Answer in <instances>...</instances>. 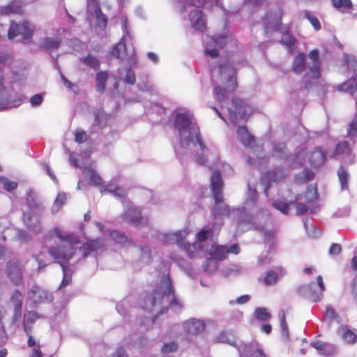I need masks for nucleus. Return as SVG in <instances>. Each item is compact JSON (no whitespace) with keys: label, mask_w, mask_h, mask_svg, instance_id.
Returning <instances> with one entry per match:
<instances>
[{"label":"nucleus","mask_w":357,"mask_h":357,"mask_svg":"<svg viewBox=\"0 0 357 357\" xmlns=\"http://www.w3.org/2000/svg\"><path fill=\"white\" fill-rule=\"evenodd\" d=\"M211 73L213 77H217L223 84L224 86H215V94L219 102H223L229 92L234 91L238 83L236 72L229 61H225L217 65L211 66Z\"/></svg>","instance_id":"obj_1"},{"label":"nucleus","mask_w":357,"mask_h":357,"mask_svg":"<svg viewBox=\"0 0 357 357\" xmlns=\"http://www.w3.org/2000/svg\"><path fill=\"white\" fill-rule=\"evenodd\" d=\"M180 135V142L183 147L188 148L191 144H198L202 153H199L197 151L195 155V160L197 163L201 165H205L207 163V157L206 153L208 152V147L204 144L202 136L200 130L199 129V137H196L192 134L191 130L187 128V130L179 133Z\"/></svg>","instance_id":"obj_2"},{"label":"nucleus","mask_w":357,"mask_h":357,"mask_svg":"<svg viewBox=\"0 0 357 357\" xmlns=\"http://www.w3.org/2000/svg\"><path fill=\"white\" fill-rule=\"evenodd\" d=\"M172 296L174 300V287L169 276H163L161 278L160 285L156 288L152 294L151 298H149L151 307H154L158 303H161L164 296Z\"/></svg>","instance_id":"obj_3"},{"label":"nucleus","mask_w":357,"mask_h":357,"mask_svg":"<svg viewBox=\"0 0 357 357\" xmlns=\"http://www.w3.org/2000/svg\"><path fill=\"white\" fill-rule=\"evenodd\" d=\"M34 34V29L29 22L23 21L20 23L11 22L10 28L8 31V38L10 40L17 36H22L24 43H27L31 39Z\"/></svg>","instance_id":"obj_4"},{"label":"nucleus","mask_w":357,"mask_h":357,"mask_svg":"<svg viewBox=\"0 0 357 357\" xmlns=\"http://www.w3.org/2000/svg\"><path fill=\"white\" fill-rule=\"evenodd\" d=\"M174 125L179 133L189 128L194 135L197 137H199V126L195 122H193L192 115L188 113L176 114Z\"/></svg>","instance_id":"obj_5"},{"label":"nucleus","mask_w":357,"mask_h":357,"mask_svg":"<svg viewBox=\"0 0 357 357\" xmlns=\"http://www.w3.org/2000/svg\"><path fill=\"white\" fill-rule=\"evenodd\" d=\"M28 297L34 305L50 303L54 299L51 292L37 284L33 285L29 290Z\"/></svg>","instance_id":"obj_6"},{"label":"nucleus","mask_w":357,"mask_h":357,"mask_svg":"<svg viewBox=\"0 0 357 357\" xmlns=\"http://www.w3.org/2000/svg\"><path fill=\"white\" fill-rule=\"evenodd\" d=\"M47 252L61 267L62 265H65L64 263L68 261L73 255L72 248L51 247L48 249Z\"/></svg>","instance_id":"obj_7"},{"label":"nucleus","mask_w":357,"mask_h":357,"mask_svg":"<svg viewBox=\"0 0 357 357\" xmlns=\"http://www.w3.org/2000/svg\"><path fill=\"white\" fill-rule=\"evenodd\" d=\"M308 58L310 62L308 63V70L310 73L312 79H319L321 77V61L319 59V53L317 50H313L308 54Z\"/></svg>","instance_id":"obj_8"},{"label":"nucleus","mask_w":357,"mask_h":357,"mask_svg":"<svg viewBox=\"0 0 357 357\" xmlns=\"http://www.w3.org/2000/svg\"><path fill=\"white\" fill-rule=\"evenodd\" d=\"M22 300L23 295L18 290H15L10 296V301L14 307V314H13V321L17 322L20 320L22 316Z\"/></svg>","instance_id":"obj_9"},{"label":"nucleus","mask_w":357,"mask_h":357,"mask_svg":"<svg viewBox=\"0 0 357 357\" xmlns=\"http://www.w3.org/2000/svg\"><path fill=\"white\" fill-rule=\"evenodd\" d=\"M190 21L192 27L197 31H203L206 27V20L203 13L199 10H193L190 13Z\"/></svg>","instance_id":"obj_10"},{"label":"nucleus","mask_w":357,"mask_h":357,"mask_svg":"<svg viewBox=\"0 0 357 357\" xmlns=\"http://www.w3.org/2000/svg\"><path fill=\"white\" fill-rule=\"evenodd\" d=\"M103 244V241L101 238L89 240L80 247V250L82 252L83 256L86 257L92 252L101 250Z\"/></svg>","instance_id":"obj_11"},{"label":"nucleus","mask_w":357,"mask_h":357,"mask_svg":"<svg viewBox=\"0 0 357 357\" xmlns=\"http://www.w3.org/2000/svg\"><path fill=\"white\" fill-rule=\"evenodd\" d=\"M24 221L28 228L32 231L39 233L42 231L39 215L33 213L24 214Z\"/></svg>","instance_id":"obj_12"},{"label":"nucleus","mask_w":357,"mask_h":357,"mask_svg":"<svg viewBox=\"0 0 357 357\" xmlns=\"http://www.w3.org/2000/svg\"><path fill=\"white\" fill-rule=\"evenodd\" d=\"M7 273L14 283L16 284L21 283L22 280V269L20 264L17 262L10 261L7 267Z\"/></svg>","instance_id":"obj_13"},{"label":"nucleus","mask_w":357,"mask_h":357,"mask_svg":"<svg viewBox=\"0 0 357 357\" xmlns=\"http://www.w3.org/2000/svg\"><path fill=\"white\" fill-rule=\"evenodd\" d=\"M61 44V38L56 37H44L40 40L39 46L47 51L57 50Z\"/></svg>","instance_id":"obj_14"},{"label":"nucleus","mask_w":357,"mask_h":357,"mask_svg":"<svg viewBox=\"0 0 357 357\" xmlns=\"http://www.w3.org/2000/svg\"><path fill=\"white\" fill-rule=\"evenodd\" d=\"M23 3L20 0H13L8 5L0 8V13L2 15L19 14L23 12Z\"/></svg>","instance_id":"obj_15"},{"label":"nucleus","mask_w":357,"mask_h":357,"mask_svg":"<svg viewBox=\"0 0 357 357\" xmlns=\"http://www.w3.org/2000/svg\"><path fill=\"white\" fill-rule=\"evenodd\" d=\"M183 326L186 333L191 335H197L205 328L204 323L197 319H190L185 321Z\"/></svg>","instance_id":"obj_16"},{"label":"nucleus","mask_w":357,"mask_h":357,"mask_svg":"<svg viewBox=\"0 0 357 357\" xmlns=\"http://www.w3.org/2000/svg\"><path fill=\"white\" fill-rule=\"evenodd\" d=\"M123 217L126 220L135 225L140 224L142 220L140 210L134 206L127 208L124 211Z\"/></svg>","instance_id":"obj_17"},{"label":"nucleus","mask_w":357,"mask_h":357,"mask_svg":"<svg viewBox=\"0 0 357 357\" xmlns=\"http://www.w3.org/2000/svg\"><path fill=\"white\" fill-rule=\"evenodd\" d=\"M326 153L321 147L314 149L310 155V163L314 167H319L324 165L326 160Z\"/></svg>","instance_id":"obj_18"},{"label":"nucleus","mask_w":357,"mask_h":357,"mask_svg":"<svg viewBox=\"0 0 357 357\" xmlns=\"http://www.w3.org/2000/svg\"><path fill=\"white\" fill-rule=\"evenodd\" d=\"M54 231L57 238L61 241L67 242L70 245V248H73V245H76L80 243L78 236L73 232L63 235L60 229L58 227H55Z\"/></svg>","instance_id":"obj_19"},{"label":"nucleus","mask_w":357,"mask_h":357,"mask_svg":"<svg viewBox=\"0 0 357 357\" xmlns=\"http://www.w3.org/2000/svg\"><path fill=\"white\" fill-rule=\"evenodd\" d=\"M39 318L40 315L35 311H28L24 314L23 318V327L24 332L27 335L30 334L32 329V325Z\"/></svg>","instance_id":"obj_20"},{"label":"nucleus","mask_w":357,"mask_h":357,"mask_svg":"<svg viewBox=\"0 0 357 357\" xmlns=\"http://www.w3.org/2000/svg\"><path fill=\"white\" fill-rule=\"evenodd\" d=\"M237 135L240 141L245 146H252L255 142V137L249 132L246 126H239Z\"/></svg>","instance_id":"obj_21"},{"label":"nucleus","mask_w":357,"mask_h":357,"mask_svg":"<svg viewBox=\"0 0 357 357\" xmlns=\"http://www.w3.org/2000/svg\"><path fill=\"white\" fill-rule=\"evenodd\" d=\"M231 102L243 119H245L251 114L252 110L250 107L243 102L241 99L234 98L231 100Z\"/></svg>","instance_id":"obj_22"},{"label":"nucleus","mask_w":357,"mask_h":357,"mask_svg":"<svg viewBox=\"0 0 357 357\" xmlns=\"http://www.w3.org/2000/svg\"><path fill=\"white\" fill-rule=\"evenodd\" d=\"M215 228L218 232L221 229V225L213 224L212 227L209 225L204 226L197 234V239L199 242H204L207 240L208 237L213 235V230Z\"/></svg>","instance_id":"obj_23"},{"label":"nucleus","mask_w":357,"mask_h":357,"mask_svg":"<svg viewBox=\"0 0 357 357\" xmlns=\"http://www.w3.org/2000/svg\"><path fill=\"white\" fill-rule=\"evenodd\" d=\"M306 69V57L304 53H298L295 56L292 63L291 70L300 74Z\"/></svg>","instance_id":"obj_24"},{"label":"nucleus","mask_w":357,"mask_h":357,"mask_svg":"<svg viewBox=\"0 0 357 357\" xmlns=\"http://www.w3.org/2000/svg\"><path fill=\"white\" fill-rule=\"evenodd\" d=\"M209 255L213 259L223 260L227 257V248L220 245H213L209 250Z\"/></svg>","instance_id":"obj_25"},{"label":"nucleus","mask_w":357,"mask_h":357,"mask_svg":"<svg viewBox=\"0 0 357 357\" xmlns=\"http://www.w3.org/2000/svg\"><path fill=\"white\" fill-rule=\"evenodd\" d=\"M182 235V231H178L172 234L170 237L178 247L183 248L188 252V256L192 258L193 257V255L190 252L192 245L190 243L185 241Z\"/></svg>","instance_id":"obj_26"},{"label":"nucleus","mask_w":357,"mask_h":357,"mask_svg":"<svg viewBox=\"0 0 357 357\" xmlns=\"http://www.w3.org/2000/svg\"><path fill=\"white\" fill-rule=\"evenodd\" d=\"M94 116L93 126L97 127L98 129H103L108 120L107 114L102 109H98L94 112Z\"/></svg>","instance_id":"obj_27"},{"label":"nucleus","mask_w":357,"mask_h":357,"mask_svg":"<svg viewBox=\"0 0 357 357\" xmlns=\"http://www.w3.org/2000/svg\"><path fill=\"white\" fill-rule=\"evenodd\" d=\"M338 88L340 91L348 92L351 94L354 93L357 90V69L356 77H351L347 82L340 85Z\"/></svg>","instance_id":"obj_28"},{"label":"nucleus","mask_w":357,"mask_h":357,"mask_svg":"<svg viewBox=\"0 0 357 357\" xmlns=\"http://www.w3.org/2000/svg\"><path fill=\"white\" fill-rule=\"evenodd\" d=\"M109 75L107 71H99L96 75V82L97 91L100 93H102L105 89L106 82L108 79Z\"/></svg>","instance_id":"obj_29"},{"label":"nucleus","mask_w":357,"mask_h":357,"mask_svg":"<svg viewBox=\"0 0 357 357\" xmlns=\"http://www.w3.org/2000/svg\"><path fill=\"white\" fill-rule=\"evenodd\" d=\"M287 176L285 170L282 168H275L266 173V178L269 181L278 182L282 180Z\"/></svg>","instance_id":"obj_30"},{"label":"nucleus","mask_w":357,"mask_h":357,"mask_svg":"<svg viewBox=\"0 0 357 357\" xmlns=\"http://www.w3.org/2000/svg\"><path fill=\"white\" fill-rule=\"evenodd\" d=\"M352 152V149L350 147L349 143L347 141H344L336 145L333 152V156H340L342 155H350Z\"/></svg>","instance_id":"obj_31"},{"label":"nucleus","mask_w":357,"mask_h":357,"mask_svg":"<svg viewBox=\"0 0 357 357\" xmlns=\"http://www.w3.org/2000/svg\"><path fill=\"white\" fill-rule=\"evenodd\" d=\"M100 190L102 194L105 192H112L114 195L119 197H123L126 195V191L124 189L112 183L102 186L100 188Z\"/></svg>","instance_id":"obj_32"},{"label":"nucleus","mask_w":357,"mask_h":357,"mask_svg":"<svg viewBox=\"0 0 357 357\" xmlns=\"http://www.w3.org/2000/svg\"><path fill=\"white\" fill-rule=\"evenodd\" d=\"M219 342L226 343L232 346H236V336L231 331H222L217 337Z\"/></svg>","instance_id":"obj_33"},{"label":"nucleus","mask_w":357,"mask_h":357,"mask_svg":"<svg viewBox=\"0 0 357 357\" xmlns=\"http://www.w3.org/2000/svg\"><path fill=\"white\" fill-rule=\"evenodd\" d=\"M280 43L286 47L289 53H292L295 48L296 40L291 33L287 32L282 36Z\"/></svg>","instance_id":"obj_34"},{"label":"nucleus","mask_w":357,"mask_h":357,"mask_svg":"<svg viewBox=\"0 0 357 357\" xmlns=\"http://www.w3.org/2000/svg\"><path fill=\"white\" fill-rule=\"evenodd\" d=\"M337 176L342 190L348 189L349 174L343 165H340L337 170Z\"/></svg>","instance_id":"obj_35"},{"label":"nucleus","mask_w":357,"mask_h":357,"mask_svg":"<svg viewBox=\"0 0 357 357\" xmlns=\"http://www.w3.org/2000/svg\"><path fill=\"white\" fill-rule=\"evenodd\" d=\"M110 237L116 243L121 244V245H130L131 241L122 233L118 231H113L110 233Z\"/></svg>","instance_id":"obj_36"},{"label":"nucleus","mask_w":357,"mask_h":357,"mask_svg":"<svg viewBox=\"0 0 357 357\" xmlns=\"http://www.w3.org/2000/svg\"><path fill=\"white\" fill-rule=\"evenodd\" d=\"M222 185L223 183L220 171H214L211 178V190L222 188Z\"/></svg>","instance_id":"obj_37"},{"label":"nucleus","mask_w":357,"mask_h":357,"mask_svg":"<svg viewBox=\"0 0 357 357\" xmlns=\"http://www.w3.org/2000/svg\"><path fill=\"white\" fill-rule=\"evenodd\" d=\"M82 61L91 68L98 70L100 69V61L96 56L88 54L86 56L81 59Z\"/></svg>","instance_id":"obj_38"},{"label":"nucleus","mask_w":357,"mask_h":357,"mask_svg":"<svg viewBox=\"0 0 357 357\" xmlns=\"http://www.w3.org/2000/svg\"><path fill=\"white\" fill-rule=\"evenodd\" d=\"M214 208L213 215L215 218L228 216L230 214V210L228 205L222 204H218Z\"/></svg>","instance_id":"obj_39"},{"label":"nucleus","mask_w":357,"mask_h":357,"mask_svg":"<svg viewBox=\"0 0 357 357\" xmlns=\"http://www.w3.org/2000/svg\"><path fill=\"white\" fill-rule=\"evenodd\" d=\"M93 6L94 7V13L98 22L105 27L107 23V18L102 12L100 4L98 3L97 5H93Z\"/></svg>","instance_id":"obj_40"},{"label":"nucleus","mask_w":357,"mask_h":357,"mask_svg":"<svg viewBox=\"0 0 357 357\" xmlns=\"http://www.w3.org/2000/svg\"><path fill=\"white\" fill-rule=\"evenodd\" d=\"M342 339L348 344H354L357 341V335L349 328H344L342 334Z\"/></svg>","instance_id":"obj_41"},{"label":"nucleus","mask_w":357,"mask_h":357,"mask_svg":"<svg viewBox=\"0 0 357 357\" xmlns=\"http://www.w3.org/2000/svg\"><path fill=\"white\" fill-rule=\"evenodd\" d=\"M264 283L267 286L274 285L278 282V275L274 271H269L263 278Z\"/></svg>","instance_id":"obj_42"},{"label":"nucleus","mask_w":357,"mask_h":357,"mask_svg":"<svg viewBox=\"0 0 357 357\" xmlns=\"http://www.w3.org/2000/svg\"><path fill=\"white\" fill-rule=\"evenodd\" d=\"M333 6L336 8L351 10L353 3L351 0H332Z\"/></svg>","instance_id":"obj_43"},{"label":"nucleus","mask_w":357,"mask_h":357,"mask_svg":"<svg viewBox=\"0 0 357 357\" xmlns=\"http://www.w3.org/2000/svg\"><path fill=\"white\" fill-rule=\"evenodd\" d=\"M255 317L257 319L265 321L271 317L270 312L265 307H257L255 311Z\"/></svg>","instance_id":"obj_44"},{"label":"nucleus","mask_w":357,"mask_h":357,"mask_svg":"<svg viewBox=\"0 0 357 357\" xmlns=\"http://www.w3.org/2000/svg\"><path fill=\"white\" fill-rule=\"evenodd\" d=\"M126 46L124 44L119 43L113 47L112 50L109 52L111 58L120 59L121 54L125 52Z\"/></svg>","instance_id":"obj_45"},{"label":"nucleus","mask_w":357,"mask_h":357,"mask_svg":"<svg viewBox=\"0 0 357 357\" xmlns=\"http://www.w3.org/2000/svg\"><path fill=\"white\" fill-rule=\"evenodd\" d=\"M304 16L310 21V24L316 31L321 29V24L317 17L312 15L309 11H305Z\"/></svg>","instance_id":"obj_46"},{"label":"nucleus","mask_w":357,"mask_h":357,"mask_svg":"<svg viewBox=\"0 0 357 357\" xmlns=\"http://www.w3.org/2000/svg\"><path fill=\"white\" fill-rule=\"evenodd\" d=\"M347 137L350 138L357 137V116L353 119L348 126Z\"/></svg>","instance_id":"obj_47"},{"label":"nucleus","mask_w":357,"mask_h":357,"mask_svg":"<svg viewBox=\"0 0 357 357\" xmlns=\"http://www.w3.org/2000/svg\"><path fill=\"white\" fill-rule=\"evenodd\" d=\"M215 47L219 49L223 48L227 44V38L222 36H216L210 41Z\"/></svg>","instance_id":"obj_48"},{"label":"nucleus","mask_w":357,"mask_h":357,"mask_svg":"<svg viewBox=\"0 0 357 357\" xmlns=\"http://www.w3.org/2000/svg\"><path fill=\"white\" fill-rule=\"evenodd\" d=\"M273 206L278 210L280 211L282 213L284 214L288 213L289 207L287 203L278 200L273 202Z\"/></svg>","instance_id":"obj_49"},{"label":"nucleus","mask_w":357,"mask_h":357,"mask_svg":"<svg viewBox=\"0 0 357 357\" xmlns=\"http://www.w3.org/2000/svg\"><path fill=\"white\" fill-rule=\"evenodd\" d=\"M87 140V134L83 130H77L75 132V141L78 144H82Z\"/></svg>","instance_id":"obj_50"},{"label":"nucleus","mask_w":357,"mask_h":357,"mask_svg":"<svg viewBox=\"0 0 357 357\" xmlns=\"http://www.w3.org/2000/svg\"><path fill=\"white\" fill-rule=\"evenodd\" d=\"M207 45H208V47L205 50V54L213 59L217 58L219 56V52H218V48L216 47L210 48V47L214 46L210 42H208Z\"/></svg>","instance_id":"obj_51"},{"label":"nucleus","mask_w":357,"mask_h":357,"mask_svg":"<svg viewBox=\"0 0 357 357\" xmlns=\"http://www.w3.org/2000/svg\"><path fill=\"white\" fill-rule=\"evenodd\" d=\"M89 181L94 185H100L102 184V178L93 170L91 171Z\"/></svg>","instance_id":"obj_52"},{"label":"nucleus","mask_w":357,"mask_h":357,"mask_svg":"<svg viewBox=\"0 0 357 357\" xmlns=\"http://www.w3.org/2000/svg\"><path fill=\"white\" fill-rule=\"evenodd\" d=\"M212 190L213 196L214 200L215 202V204H222L223 203V195H222V188L218 189V190L215 189V190Z\"/></svg>","instance_id":"obj_53"},{"label":"nucleus","mask_w":357,"mask_h":357,"mask_svg":"<svg viewBox=\"0 0 357 357\" xmlns=\"http://www.w3.org/2000/svg\"><path fill=\"white\" fill-rule=\"evenodd\" d=\"M62 271L63 273V279L61 281V284L60 285V287H64L69 284L71 282V277H68L66 274V269L67 266L66 265H62Z\"/></svg>","instance_id":"obj_54"},{"label":"nucleus","mask_w":357,"mask_h":357,"mask_svg":"<svg viewBox=\"0 0 357 357\" xmlns=\"http://www.w3.org/2000/svg\"><path fill=\"white\" fill-rule=\"evenodd\" d=\"M279 316L280 319V326L282 328V331L283 333H287L288 331V326L286 321V317L285 314L283 310H280L279 312Z\"/></svg>","instance_id":"obj_55"},{"label":"nucleus","mask_w":357,"mask_h":357,"mask_svg":"<svg viewBox=\"0 0 357 357\" xmlns=\"http://www.w3.org/2000/svg\"><path fill=\"white\" fill-rule=\"evenodd\" d=\"M125 82L131 85L135 83V75L130 68H128L126 71Z\"/></svg>","instance_id":"obj_56"},{"label":"nucleus","mask_w":357,"mask_h":357,"mask_svg":"<svg viewBox=\"0 0 357 357\" xmlns=\"http://www.w3.org/2000/svg\"><path fill=\"white\" fill-rule=\"evenodd\" d=\"M177 349V344L175 342L167 343L163 345L161 350L162 353L167 354L173 352Z\"/></svg>","instance_id":"obj_57"},{"label":"nucleus","mask_w":357,"mask_h":357,"mask_svg":"<svg viewBox=\"0 0 357 357\" xmlns=\"http://www.w3.org/2000/svg\"><path fill=\"white\" fill-rule=\"evenodd\" d=\"M342 252V246L339 243H333L329 248V254L331 255H337Z\"/></svg>","instance_id":"obj_58"},{"label":"nucleus","mask_w":357,"mask_h":357,"mask_svg":"<svg viewBox=\"0 0 357 357\" xmlns=\"http://www.w3.org/2000/svg\"><path fill=\"white\" fill-rule=\"evenodd\" d=\"M66 199V195L64 194H58L54 205L57 208H61V206L63 205Z\"/></svg>","instance_id":"obj_59"},{"label":"nucleus","mask_w":357,"mask_h":357,"mask_svg":"<svg viewBox=\"0 0 357 357\" xmlns=\"http://www.w3.org/2000/svg\"><path fill=\"white\" fill-rule=\"evenodd\" d=\"M295 205L298 215H304L308 211V207L303 203L297 202L295 204Z\"/></svg>","instance_id":"obj_60"},{"label":"nucleus","mask_w":357,"mask_h":357,"mask_svg":"<svg viewBox=\"0 0 357 357\" xmlns=\"http://www.w3.org/2000/svg\"><path fill=\"white\" fill-rule=\"evenodd\" d=\"M43 100V98L40 94H35L30 99V102L32 106L36 107L40 105Z\"/></svg>","instance_id":"obj_61"},{"label":"nucleus","mask_w":357,"mask_h":357,"mask_svg":"<svg viewBox=\"0 0 357 357\" xmlns=\"http://www.w3.org/2000/svg\"><path fill=\"white\" fill-rule=\"evenodd\" d=\"M228 254L233 253L234 255H238L240 252V248L237 243L233 244L227 248Z\"/></svg>","instance_id":"obj_62"},{"label":"nucleus","mask_w":357,"mask_h":357,"mask_svg":"<svg viewBox=\"0 0 357 357\" xmlns=\"http://www.w3.org/2000/svg\"><path fill=\"white\" fill-rule=\"evenodd\" d=\"M17 186V183L14 181H7L4 183V188L8 191H11L14 189H15Z\"/></svg>","instance_id":"obj_63"},{"label":"nucleus","mask_w":357,"mask_h":357,"mask_svg":"<svg viewBox=\"0 0 357 357\" xmlns=\"http://www.w3.org/2000/svg\"><path fill=\"white\" fill-rule=\"evenodd\" d=\"M111 357H127L124 349L119 348L115 352H114Z\"/></svg>","instance_id":"obj_64"}]
</instances>
